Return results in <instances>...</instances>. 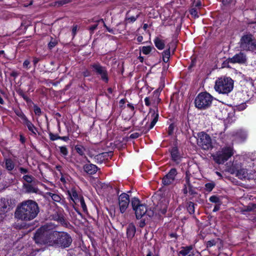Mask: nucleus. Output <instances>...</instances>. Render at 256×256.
<instances>
[{
    "instance_id": "obj_1",
    "label": "nucleus",
    "mask_w": 256,
    "mask_h": 256,
    "mask_svg": "<svg viewBox=\"0 0 256 256\" xmlns=\"http://www.w3.org/2000/svg\"><path fill=\"white\" fill-rule=\"evenodd\" d=\"M58 234L59 232L56 230L53 224H48L37 230L34 239L37 244L55 246Z\"/></svg>"
},
{
    "instance_id": "obj_2",
    "label": "nucleus",
    "mask_w": 256,
    "mask_h": 256,
    "mask_svg": "<svg viewBox=\"0 0 256 256\" xmlns=\"http://www.w3.org/2000/svg\"><path fill=\"white\" fill-rule=\"evenodd\" d=\"M40 212L38 204L32 200L22 202L16 208L14 216L16 218L24 221L34 219Z\"/></svg>"
},
{
    "instance_id": "obj_3",
    "label": "nucleus",
    "mask_w": 256,
    "mask_h": 256,
    "mask_svg": "<svg viewBox=\"0 0 256 256\" xmlns=\"http://www.w3.org/2000/svg\"><path fill=\"white\" fill-rule=\"evenodd\" d=\"M214 88L219 94H228L234 88L233 80L228 77L218 78L216 80Z\"/></svg>"
},
{
    "instance_id": "obj_4",
    "label": "nucleus",
    "mask_w": 256,
    "mask_h": 256,
    "mask_svg": "<svg viewBox=\"0 0 256 256\" xmlns=\"http://www.w3.org/2000/svg\"><path fill=\"white\" fill-rule=\"evenodd\" d=\"M234 154L232 146H225L220 148L212 156L213 160L218 164H223Z\"/></svg>"
},
{
    "instance_id": "obj_5",
    "label": "nucleus",
    "mask_w": 256,
    "mask_h": 256,
    "mask_svg": "<svg viewBox=\"0 0 256 256\" xmlns=\"http://www.w3.org/2000/svg\"><path fill=\"white\" fill-rule=\"evenodd\" d=\"M212 96L206 92L200 93L196 98L194 104L196 108L204 110L208 108L212 104Z\"/></svg>"
},
{
    "instance_id": "obj_6",
    "label": "nucleus",
    "mask_w": 256,
    "mask_h": 256,
    "mask_svg": "<svg viewBox=\"0 0 256 256\" xmlns=\"http://www.w3.org/2000/svg\"><path fill=\"white\" fill-rule=\"evenodd\" d=\"M240 48L243 50L256 52V41L252 34H246L242 37Z\"/></svg>"
},
{
    "instance_id": "obj_7",
    "label": "nucleus",
    "mask_w": 256,
    "mask_h": 256,
    "mask_svg": "<svg viewBox=\"0 0 256 256\" xmlns=\"http://www.w3.org/2000/svg\"><path fill=\"white\" fill-rule=\"evenodd\" d=\"M197 144L204 150H212L213 148L210 136L204 132L198 134Z\"/></svg>"
},
{
    "instance_id": "obj_8",
    "label": "nucleus",
    "mask_w": 256,
    "mask_h": 256,
    "mask_svg": "<svg viewBox=\"0 0 256 256\" xmlns=\"http://www.w3.org/2000/svg\"><path fill=\"white\" fill-rule=\"evenodd\" d=\"M72 242V239L69 234L66 232H59L55 246L68 248Z\"/></svg>"
},
{
    "instance_id": "obj_9",
    "label": "nucleus",
    "mask_w": 256,
    "mask_h": 256,
    "mask_svg": "<svg viewBox=\"0 0 256 256\" xmlns=\"http://www.w3.org/2000/svg\"><path fill=\"white\" fill-rule=\"evenodd\" d=\"M169 202V198L166 196L161 198L155 206L154 210L156 213L160 216L164 214L167 212Z\"/></svg>"
},
{
    "instance_id": "obj_10",
    "label": "nucleus",
    "mask_w": 256,
    "mask_h": 256,
    "mask_svg": "<svg viewBox=\"0 0 256 256\" xmlns=\"http://www.w3.org/2000/svg\"><path fill=\"white\" fill-rule=\"evenodd\" d=\"M90 68L93 69L94 71L98 75L100 76L101 79L108 82V72L105 67L102 66L98 63L90 65Z\"/></svg>"
},
{
    "instance_id": "obj_11",
    "label": "nucleus",
    "mask_w": 256,
    "mask_h": 256,
    "mask_svg": "<svg viewBox=\"0 0 256 256\" xmlns=\"http://www.w3.org/2000/svg\"><path fill=\"white\" fill-rule=\"evenodd\" d=\"M242 159L240 156H234L231 164L228 166V172L231 174L236 173L242 166Z\"/></svg>"
},
{
    "instance_id": "obj_12",
    "label": "nucleus",
    "mask_w": 256,
    "mask_h": 256,
    "mask_svg": "<svg viewBox=\"0 0 256 256\" xmlns=\"http://www.w3.org/2000/svg\"><path fill=\"white\" fill-rule=\"evenodd\" d=\"M118 200L120 212L123 214L126 211L129 205L130 196L126 193H122L119 196Z\"/></svg>"
},
{
    "instance_id": "obj_13",
    "label": "nucleus",
    "mask_w": 256,
    "mask_h": 256,
    "mask_svg": "<svg viewBox=\"0 0 256 256\" xmlns=\"http://www.w3.org/2000/svg\"><path fill=\"white\" fill-rule=\"evenodd\" d=\"M177 170L175 168H172L168 174L162 179V184L165 186H168L172 184L177 175Z\"/></svg>"
},
{
    "instance_id": "obj_14",
    "label": "nucleus",
    "mask_w": 256,
    "mask_h": 256,
    "mask_svg": "<svg viewBox=\"0 0 256 256\" xmlns=\"http://www.w3.org/2000/svg\"><path fill=\"white\" fill-rule=\"evenodd\" d=\"M247 60L246 54L242 52H240L236 54L230 60L231 63L244 64Z\"/></svg>"
},
{
    "instance_id": "obj_15",
    "label": "nucleus",
    "mask_w": 256,
    "mask_h": 256,
    "mask_svg": "<svg viewBox=\"0 0 256 256\" xmlns=\"http://www.w3.org/2000/svg\"><path fill=\"white\" fill-rule=\"evenodd\" d=\"M134 210L135 211L136 216L138 219L141 218L146 212H148V215L150 216H151V214H149V212H148L147 206L144 204L139 206L136 208V209Z\"/></svg>"
},
{
    "instance_id": "obj_16",
    "label": "nucleus",
    "mask_w": 256,
    "mask_h": 256,
    "mask_svg": "<svg viewBox=\"0 0 256 256\" xmlns=\"http://www.w3.org/2000/svg\"><path fill=\"white\" fill-rule=\"evenodd\" d=\"M44 196L47 198H50L52 200H54L55 202H60V204H63L64 202V200L62 199V196L56 193H53L52 192H46L44 194Z\"/></svg>"
},
{
    "instance_id": "obj_17",
    "label": "nucleus",
    "mask_w": 256,
    "mask_h": 256,
    "mask_svg": "<svg viewBox=\"0 0 256 256\" xmlns=\"http://www.w3.org/2000/svg\"><path fill=\"white\" fill-rule=\"evenodd\" d=\"M239 179L244 180L246 178H250L248 176V170L242 166L236 173L234 174Z\"/></svg>"
},
{
    "instance_id": "obj_18",
    "label": "nucleus",
    "mask_w": 256,
    "mask_h": 256,
    "mask_svg": "<svg viewBox=\"0 0 256 256\" xmlns=\"http://www.w3.org/2000/svg\"><path fill=\"white\" fill-rule=\"evenodd\" d=\"M84 172L90 174H93L98 171V167L93 164H86L84 166Z\"/></svg>"
},
{
    "instance_id": "obj_19",
    "label": "nucleus",
    "mask_w": 256,
    "mask_h": 256,
    "mask_svg": "<svg viewBox=\"0 0 256 256\" xmlns=\"http://www.w3.org/2000/svg\"><path fill=\"white\" fill-rule=\"evenodd\" d=\"M24 188L28 193H39V189L30 184H24Z\"/></svg>"
},
{
    "instance_id": "obj_20",
    "label": "nucleus",
    "mask_w": 256,
    "mask_h": 256,
    "mask_svg": "<svg viewBox=\"0 0 256 256\" xmlns=\"http://www.w3.org/2000/svg\"><path fill=\"white\" fill-rule=\"evenodd\" d=\"M149 114L151 116L152 122L148 128V130L152 129L156 124L158 120V114L154 110H150Z\"/></svg>"
},
{
    "instance_id": "obj_21",
    "label": "nucleus",
    "mask_w": 256,
    "mask_h": 256,
    "mask_svg": "<svg viewBox=\"0 0 256 256\" xmlns=\"http://www.w3.org/2000/svg\"><path fill=\"white\" fill-rule=\"evenodd\" d=\"M154 42L158 49L162 50L164 48L165 42L160 37H156L154 40Z\"/></svg>"
},
{
    "instance_id": "obj_22",
    "label": "nucleus",
    "mask_w": 256,
    "mask_h": 256,
    "mask_svg": "<svg viewBox=\"0 0 256 256\" xmlns=\"http://www.w3.org/2000/svg\"><path fill=\"white\" fill-rule=\"evenodd\" d=\"M136 232V230L135 226L132 224H130L126 229V234L128 238H132L134 236Z\"/></svg>"
},
{
    "instance_id": "obj_23",
    "label": "nucleus",
    "mask_w": 256,
    "mask_h": 256,
    "mask_svg": "<svg viewBox=\"0 0 256 256\" xmlns=\"http://www.w3.org/2000/svg\"><path fill=\"white\" fill-rule=\"evenodd\" d=\"M24 124L26 125L28 130L32 132V134L34 135L36 134L37 128L35 127V126L30 122L28 118L24 122Z\"/></svg>"
},
{
    "instance_id": "obj_24",
    "label": "nucleus",
    "mask_w": 256,
    "mask_h": 256,
    "mask_svg": "<svg viewBox=\"0 0 256 256\" xmlns=\"http://www.w3.org/2000/svg\"><path fill=\"white\" fill-rule=\"evenodd\" d=\"M5 166L7 170H12L14 168V164L10 158H6L5 160Z\"/></svg>"
},
{
    "instance_id": "obj_25",
    "label": "nucleus",
    "mask_w": 256,
    "mask_h": 256,
    "mask_svg": "<svg viewBox=\"0 0 256 256\" xmlns=\"http://www.w3.org/2000/svg\"><path fill=\"white\" fill-rule=\"evenodd\" d=\"M68 193L73 201L78 199V194L74 188H72L70 190H68Z\"/></svg>"
},
{
    "instance_id": "obj_26",
    "label": "nucleus",
    "mask_w": 256,
    "mask_h": 256,
    "mask_svg": "<svg viewBox=\"0 0 256 256\" xmlns=\"http://www.w3.org/2000/svg\"><path fill=\"white\" fill-rule=\"evenodd\" d=\"M171 156H172V159L174 161H177L179 159L180 156H179V154H178V150L176 148L174 147L172 149Z\"/></svg>"
},
{
    "instance_id": "obj_27",
    "label": "nucleus",
    "mask_w": 256,
    "mask_h": 256,
    "mask_svg": "<svg viewBox=\"0 0 256 256\" xmlns=\"http://www.w3.org/2000/svg\"><path fill=\"white\" fill-rule=\"evenodd\" d=\"M182 250L179 252V254H182L183 256H186L188 254L190 250L192 249V246H190L186 247H182Z\"/></svg>"
},
{
    "instance_id": "obj_28",
    "label": "nucleus",
    "mask_w": 256,
    "mask_h": 256,
    "mask_svg": "<svg viewBox=\"0 0 256 256\" xmlns=\"http://www.w3.org/2000/svg\"><path fill=\"white\" fill-rule=\"evenodd\" d=\"M72 0H56L54 2V6H62L70 3Z\"/></svg>"
},
{
    "instance_id": "obj_29",
    "label": "nucleus",
    "mask_w": 256,
    "mask_h": 256,
    "mask_svg": "<svg viewBox=\"0 0 256 256\" xmlns=\"http://www.w3.org/2000/svg\"><path fill=\"white\" fill-rule=\"evenodd\" d=\"M236 136L241 142H244L247 138L246 133L242 130H240L238 132H236Z\"/></svg>"
},
{
    "instance_id": "obj_30",
    "label": "nucleus",
    "mask_w": 256,
    "mask_h": 256,
    "mask_svg": "<svg viewBox=\"0 0 256 256\" xmlns=\"http://www.w3.org/2000/svg\"><path fill=\"white\" fill-rule=\"evenodd\" d=\"M170 48L164 50L162 52V59L164 62H168L170 57Z\"/></svg>"
},
{
    "instance_id": "obj_31",
    "label": "nucleus",
    "mask_w": 256,
    "mask_h": 256,
    "mask_svg": "<svg viewBox=\"0 0 256 256\" xmlns=\"http://www.w3.org/2000/svg\"><path fill=\"white\" fill-rule=\"evenodd\" d=\"M194 204L192 202H189L187 203V210L190 214H194Z\"/></svg>"
},
{
    "instance_id": "obj_32",
    "label": "nucleus",
    "mask_w": 256,
    "mask_h": 256,
    "mask_svg": "<svg viewBox=\"0 0 256 256\" xmlns=\"http://www.w3.org/2000/svg\"><path fill=\"white\" fill-rule=\"evenodd\" d=\"M141 204H140V200L138 198H132V205L134 210L136 209V208H138Z\"/></svg>"
},
{
    "instance_id": "obj_33",
    "label": "nucleus",
    "mask_w": 256,
    "mask_h": 256,
    "mask_svg": "<svg viewBox=\"0 0 256 256\" xmlns=\"http://www.w3.org/2000/svg\"><path fill=\"white\" fill-rule=\"evenodd\" d=\"M76 152L80 156L84 154L85 148L82 145H76L75 146Z\"/></svg>"
},
{
    "instance_id": "obj_34",
    "label": "nucleus",
    "mask_w": 256,
    "mask_h": 256,
    "mask_svg": "<svg viewBox=\"0 0 256 256\" xmlns=\"http://www.w3.org/2000/svg\"><path fill=\"white\" fill-rule=\"evenodd\" d=\"M152 47L150 46H144L140 48V50L144 54H148L152 51Z\"/></svg>"
},
{
    "instance_id": "obj_35",
    "label": "nucleus",
    "mask_w": 256,
    "mask_h": 256,
    "mask_svg": "<svg viewBox=\"0 0 256 256\" xmlns=\"http://www.w3.org/2000/svg\"><path fill=\"white\" fill-rule=\"evenodd\" d=\"M14 112L16 114L23 120V122L26 120L28 118L24 114V112L20 110H15Z\"/></svg>"
},
{
    "instance_id": "obj_36",
    "label": "nucleus",
    "mask_w": 256,
    "mask_h": 256,
    "mask_svg": "<svg viewBox=\"0 0 256 256\" xmlns=\"http://www.w3.org/2000/svg\"><path fill=\"white\" fill-rule=\"evenodd\" d=\"M219 241H220L219 238H217L216 240H212L208 241L206 244V248H208L216 246Z\"/></svg>"
},
{
    "instance_id": "obj_37",
    "label": "nucleus",
    "mask_w": 256,
    "mask_h": 256,
    "mask_svg": "<svg viewBox=\"0 0 256 256\" xmlns=\"http://www.w3.org/2000/svg\"><path fill=\"white\" fill-rule=\"evenodd\" d=\"M8 206V202L4 198H2L0 199V210H4Z\"/></svg>"
},
{
    "instance_id": "obj_38",
    "label": "nucleus",
    "mask_w": 256,
    "mask_h": 256,
    "mask_svg": "<svg viewBox=\"0 0 256 256\" xmlns=\"http://www.w3.org/2000/svg\"><path fill=\"white\" fill-rule=\"evenodd\" d=\"M256 208V204L250 203L248 205L245 206L244 211L250 212Z\"/></svg>"
},
{
    "instance_id": "obj_39",
    "label": "nucleus",
    "mask_w": 256,
    "mask_h": 256,
    "mask_svg": "<svg viewBox=\"0 0 256 256\" xmlns=\"http://www.w3.org/2000/svg\"><path fill=\"white\" fill-rule=\"evenodd\" d=\"M60 152L64 156H66L68 154V150L66 146H62L59 147Z\"/></svg>"
},
{
    "instance_id": "obj_40",
    "label": "nucleus",
    "mask_w": 256,
    "mask_h": 256,
    "mask_svg": "<svg viewBox=\"0 0 256 256\" xmlns=\"http://www.w3.org/2000/svg\"><path fill=\"white\" fill-rule=\"evenodd\" d=\"M18 94L24 98V100L27 103H30L32 102V100L28 96H27L22 91L18 92Z\"/></svg>"
},
{
    "instance_id": "obj_41",
    "label": "nucleus",
    "mask_w": 256,
    "mask_h": 256,
    "mask_svg": "<svg viewBox=\"0 0 256 256\" xmlns=\"http://www.w3.org/2000/svg\"><path fill=\"white\" fill-rule=\"evenodd\" d=\"M58 44V41L56 39L51 38V40L48 44V46L50 49L54 47Z\"/></svg>"
},
{
    "instance_id": "obj_42",
    "label": "nucleus",
    "mask_w": 256,
    "mask_h": 256,
    "mask_svg": "<svg viewBox=\"0 0 256 256\" xmlns=\"http://www.w3.org/2000/svg\"><path fill=\"white\" fill-rule=\"evenodd\" d=\"M209 200L210 202H213V203H220V198L216 196H211L210 198H209Z\"/></svg>"
},
{
    "instance_id": "obj_43",
    "label": "nucleus",
    "mask_w": 256,
    "mask_h": 256,
    "mask_svg": "<svg viewBox=\"0 0 256 256\" xmlns=\"http://www.w3.org/2000/svg\"><path fill=\"white\" fill-rule=\"evenodd\" d=\"M23 178L28 183H32L34 180V178L30 175H25L23 176Z\"/></svg>"
},
{
    "instance_id": "obj_44",
    "label": "nucleus",
    "mask_w": 256,
    "mask_h": 256,
    "mask_svg": "<svg viewBox=\"0 0 256 256\" xmlns=\"http://www.w3.org/2000/svg\"><path fill=\"white\" fill-rule=\"evenodd\" d=\"M214 183H207L205 184L206 189L208 192H210L214 187Z\"/></svg>"
},
{
    "instance_id": "obj_45",
    "label": "nucleus",
    "mask_w": 256,
    "mask_h": 256,
    "mask_svg": "<svg viewBox=\"0 0 256 256\" xmlns=\"http://www.w3.org/2000/svg\"><path fill=\"white\" fill-rule=\"evenodd\" d=\"M34 114L36 115H37L38 116H40V114H42L41 109L38 106H37L36 105H34Z\"/></svg>"
},
{
    "instance_id": "obj_46",
    "label": "nucleus",
    "mask_w": 256,
    "mask_h": 256,
    "mask_svg": "<svg viewBox=\"0 0 256 256\" xmlns=\"http://www.w3.org/2000/svg\"><path fill=\"white\" fill-rule=\"evenodd\" d=\"M139 14L136 15V16H132L130 18H126V20L128 21V22H134L136 20Z\"/></svg>"
},
{
    "instance_id": "obj_47",
    "label": "nucleus",
    "mask_w": 256,
    "mask_h": 256,
    "mask_svg": "<svg viewBox=\"0 0 256 256\" xmlns=\"http://www.w3.org/2000/svg\"><path fill=\"white\" fill-rule=\"evenodd\" d=\"M246 108V105L244 103L241 104H240L236 106V109L239 111H242L245 110Z\"/></svg>"
},
{
    "instance_id": "obj_48",
    "label": "nucleus",
    "mask_w": 256,
    "mask_h": 256,
    "mask_svg": "<svg viewBox=\"0 0 256 256\" xmlns=\"http://www.w3.org/2000/svg\"><path fill=\"white\" fill-rule=\"evenodd\" d=\"M50 138L52 140H59L60 136L58 134H53L52 133L50 134Z\"/></svg>"
},
{
    "instance_id": "obj_49",
    "label": "nucleus",
    "mask_w": 256,
    "mask_h": 256,
    "mask_svg": "<svg viewBox=\"0 0 256 256\" xmlns=\"http://www.w3.org/2000/svg\"><path fill=\"white\" fill-rule=\"evenodd\" d=\"M82 74L84 77L90 76L91 74L90 71L87 69L84 70L82 72Z\"/></svg>"
},
{
    "instance_id": "obj_50",
    "label": "nucleus",
    "mask_w": 256,
    "mask_h": 256,
    "mask_svg": "<svg viewBox=\"0 0 256 256\" xmlns=\"http://www.w3.org/2000/svg\"><path fill=\"white\" fill-rule=\"evenodd\" d=\"M81 206L82 208L84 210H86V206L84 202V200L83 198H81L80 200Z\"/></svg>"
},
{
    "instance_id": "obj_51",
    "label": "nucleus",
    "mask_w": 256,
    "mask_h": 256,
    "mask_svg": "<svg viewBox=\"0 0 256 256\" xmlns=\"http://www.w3.org/2000/svg\"><path fill=\"white\" fill-rule=\"evenodd\" d=\"M174 129V125L172 124H170L168 129V134L169 135H171L173 133Z\"/></svg>"
},
{
    "instance_id": "obj_52",
    "label": "nucleus",
    "mask_w": 256,
    "mask_h": 256,
    "mask_svg": "<svg viewBox=\"0 0 256 256\" xmlns=\"http://www.w3.org/2000/svg\"><path fill=\"white\" fill-rule=\"evenodd\" d=\"M30 62L28 60H26L24 61L23 63V67L28 69L29 68L28 66L30 65Z\"/></svg>"
},
{
    "instance_id": "obj_53",
    "label": "nucleus",
    "mask_w": 256,
    "mask_h": 256,
    "mask_svg": "<svg viewBox=\"0 0 256 256\" xmlns=\"http://www.w3.org/2000/svg\"><path fill=\"white\" fill-rule=\"evenodd\" d=\"M144 101L145 104L146 106H150V98L146 97L144 98Z\"/></svg>"
},
{
    "instance_id": "obj_54",
    "label": "nucleus",
    "mask_w": 256,
    "mask_h": 256,
    "mask_svg": "<svg viewBox=\"0 0 256 256\" xmlns=\"http://www.w3.org/2000/svg\"><path fill=\"white\" fill-rule=\"evenodd\" d=\"M188 188L189 190L188 192L190 194L193 195L196 193V192L192 190V185H190V186H188Z\"/></svg>"
},
{
    "instance_id": "obj_55",
    "label": "nucleus",
    "mask_w": 256,
    "mask_h": 256,
    "mask_svg": "<svg viewBox=\"0 0 256 256\" xmlns=\"http://www.w3.org/2000/svg\"><path fill=\"white\" fill-rule=\"evenodd\" d=\"M98 24H96L93 26H92L90 27L89 30L91 32H93L97 28Z\"/></svg>"
},
{
    "instance_id": "obj_56",
    "label": "nucleus",
    "mask_w": 256,
    "mask_h": 256,
    "mask_svg": "<svg viewBox=\"0 0 256 256\" xmlns=\"http://www.w3.org/2000/svg\"><path fill=\"white\" fill-rule=\"evenodd\" d=\"M190 14L196 16V15H197V11H196V10L195 9V8H192L190 10Z\"/></svg>"
},
{
    "instance_id": "obj_57",
    "label": "nucleus",
    "mask_w": 256,
    "mask_h": 256,
    "mask_svg": "<svg viewBox=\"0 0 256 256\" xmlns=\"http://www.w3.org/2000/svg\"><path fill=\"white\" fill-rule=\"evenodd\" d=\"M104 28H106V30L110 33L111 34H114V31L112 29V28H108L106 24H104Z\"/></svg>"
},
{
    "instance_id": "obj_58",
    "label": "nucleus",
    "mask_w": 256,
    "mask_h": 256,
    "mask_svg": "<svg viewBox=\"0 0 256 256\" xmlns=\"http://www.w3.org/2000/svg\"><path fill=\"white\" fill-rule=\"evenodd\" d=\"M186 184L188 185V186H190L191 184H190V178L188 175H186Z\"/></svg>"
},
{
    "instance_id": "obj_59",
    "label": "nucleus",
    "mask_w": 256,
    "mask_h": 256,
    "mask_svg": "<svg viewBox=\"0 0 256 256\" xmlns=\"http://www.w3.org/2000/svg\"><path fill=\"white\" fill-rule=\"evenodd\" d=\"M140 134L136 132L132 134L130 137L132 138H138Z\"/></svg>"
},
{
    "instance_id": "obj_60",
    "label": "nucleus",
    "mask_w": 256,
    "mask_h": 256,
    "mask_svg": "<svg viewBox=\"0 0 256 256\" xmlns=\"http://www.w3.org/2000/svg\"><path fill=\"white\" fill-rule=\"evenodd\" d=\"M19 170H20V172L22 174H26L28 172V170L27 169L22 168V167L20 168H19Z\"/></svg>"
},
{
    "instance_id": "obj_61",
    "label": "nucleus",
    "mask_w": 256,
    "mask_h": 256,
    "mask_svg": "<svg viewBox=\"0 0 256 256\" xmlns=\"http://www.w3.org/2000/svg\"><path fill=\"white\" fill-rule=\"evenodd\" d=\"M59 140H62L64 142H67L68 140H69V137L68 136H60Z\"/></svg>"
},
{
    "instance_id": "obj_62",
    "label": "nucleus",
    "mask_w": 256,
    "mask_h": 256,
    "mask_svg": "<svg viewBox=\"0 0 256 256\" xmlns=\"http://www.w3.org/2000/svg\"><path fill=\"white\" fill-rule=\"evenodd\" d=\"M77 30V26H74L72 29V33L73 34V36H74L76 34Z\"/></svg>"
},
{
    "instance_id": "obj_63",
    "label": "nucleus",
    "mask_w": 256,
    "mask_h": 256,
    "mask_svg": "<svg viewBox=\"0 0 256 256\" xmlns=\"http://www.w3.org/2000/svg\"><path fill=\"white\" fill-rule=\"evenodd\" d=\"M186 184H184V188L183 189V192L184 194H186L188 191L187 190Z\"/></svg>"
},
{
    "instance_id": "obj_64",
    "label": "nucleus",
    "mask_w": 256,
    "mask_h": 256,
    "mask_svg": "<svg viewBox=\"0 0 256 256\" xmlns=\"http://www.w3.org/2000/svg\"><path fill=\"white\" fill-rule=\"evenodd\" d=\"M220 209V206H216L213 210V212H217Z\"/></svg>"
}]
</instances>
